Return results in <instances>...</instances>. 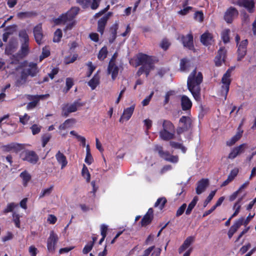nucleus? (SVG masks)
Listing matches in <instances>:
<instances>
[{
    "label": "nucleus",
    "mask_w": 256,
    "mask_h": 256,
    "mask_svg": "<svg viewBox=\"0 0 256 256\" xmlns=\"http://www.w3.org/2000/svg\"><path fill=\"white\" fill-rule=\"evenodd\" d=\"M203 76L201 72H196V68L190 74L188 78L187 86L194 100L197 102L201 100L200 86Z\"/></svg>",
    "instance_id": "f257e3e1"
},
{
    "label": "nucleus",
    "mask_w": 256,
    "mask_h": 256,
    "mask_svg": "<svg viewBox=\"0 0 256 256\" xmlns=\"http://www.w3.org/2000/svg\"><path fill=\"white\" fill-rule=\"evenodd\" d=\"M136 63V66H141L136 72L138 76L144 73L148 77L151 70L154 69V66L152 56L142 52L138 54Z\"/></svg>",
    "instance_id": "f03ea898"
},
{
    "label": "nucleus",
    "mask_w": 256,
    "mask_h": 256,
    "mask_svg": "<svg viewBox=\"0 0 256 256\" xmlns=\"http://www.w3.org/2000/svg\"><path fill=\"white\" fill-rule=\"evenodd\" d=\"M28 66V68H24L21 71L20 77L16 81V85L18 86L26 84L28 76L34 77L39 72L36 63L30 62Z\"/></svg>",
    "instance_id": "7ed1b4c3"
},
{
    "label": "nucleus",
    "mask_w": 256,
    "mask_h": 256,
    "mask_svg": "<svg viewBox=\"0 0 256 256\" xmlns=\"http://www.w3.org/2000/svg\"><path fill=\"white\" fill-rule=\"evenodd\" d=\"M162 128L159 132L160 138L165 141L172 140L175 137V126L169 120L162 121Z\"/></svg>",
    "instance_id": "20e7f679"
},
{
    "label": "nucleus",
    "mask_w": 256,
    "mask_h": 256,
    "mask_svg": "<svg viewBox=\"0 0 256 256\" xmlns=\"http://www.w3.org/2000/svg\"><path fill=\"white\" fill-rule=\"evenodd\" d=\"M80 8L78 6H73L66 12L60 15L58 18L54 20V22L56 25L64 24L67 22L74 20L76 15L78 14Z\"/></svg>",
    "instance_id": "39448f33"
},
{
    "label": "nucleus",
    "mask_w": 256,
    "mask_h": 256,
    "mask_svg": "<svg viewBox=\"0 0 256 256\" xmlns=\"http://www.w3.org/2000/svg\"><path fill=\"white\" fill-rule=\"evenodd\" d=\"M20 158L22 160L33 165L36 164L39 160V156L36 152L29 150H24L21 152Z\"/></svg>",
    "instance_id": "423d86ee"
},
{
    "label": "nucleus",
    "mask_w": 256,
    "mask_h": 256,
    "mask_svg": "<svg viewBox=\"0 0 256 256\" xmlns=\"http://www.w3.org/2000/svg\"><path fill=\"white\" fill-rule=\"evenodd\" d=\"M179 123L182 125L176 128V133L178 135L189 130L192 128V120L189 116H182L179 120Z\"/></svg>",
    "instance_id": "0eeeda50"
},
{
    "label": "nucleus",
    "mask_w": 256,
    "mask_h": 256,
    "mask_svg": "<svg viewBox=\"0 0 256 256\" xmlns=\"http://www.w3.org/2000/svg\"><path fill=\"white\" fill-rule=\"evenodd\" d=\"M25 148V145L23 144L17 142H11L1 146L2 151L4 152H12L18 154Z\"/></svg>",
    "instance_id": "6e6552de"
},
{
    "label": "nucleus",
    "mask_w": 256,
    "mask_h": 256,
    "mask_svg": "<svg viewBox=\"0 0 256 256\" xmlns=\"http://www.w3.org/2000/svg\"><path fill=\"white\" fill-rule=\"evenodd\" d=\"M58 240V234L54 230L50 231V236L47 240V248L49 252L54 253Z\"/></svg>",
    "instance_id": "1a4fd4ad"
},
{
    "label": "nucleus",
    "mask_w": 256,
    "mask_h": 256,
    "mask_svg": "<svg viewBox=\"0 0 256 256\" xmlns=\"http://www.w3.org/2000/svg\"><path fill=\"white\" fill-rule=\"evenodd\" d=\"M248 148L247 144L244 143L238 146H235L231 149L228 158L230 160H234L238 156L244 152L246 149Z\"/></svg>",
    "instance_id": "9d476101"
},
{
    "label": "nucleus",
    "mask_w": 256,
    "mask_h": 256,
    "mask_svg": "<svg viewBox=\"0 0 256 256\" xmlns=\"http://www.w3.org/2000/svg\"><path fill=\"white\" fill-rule=\"evenodd\" d=\"M180 38L184 47L190 50H194V36L191 32L186 36L181 35Z\"/></svg>",
    "instance_id": "9b49d317"
},
{
    "label": "nucleus",
    "mask_w": 256,
    "mask_h": 256,
    "mask_svg": "<svg viewBox=\"0 0 256 256\" xmlns=\"http://www.w3.org/2000/svg\"><path fill=\"white\" fill-rule=\"evenodd\" d=\"M154 219V210L152 208H150L146 213L144 215L141 221L140 224L142 227H146L150 224Z\"/></svg>",
    "instance_id": "f8f14e48"
},
{
    "label": "nucleus",
    "mask_w": 256,
    "mask_h": 256,
    "mask_svg": "<svg viewBox=\"0 0 256 256\" xmlns=\"http://www.w3.org/2000/svg\"><path fill=\"white\" fill-rule=\"evenodd\" d=\"M33 32L36 42L40 45L42 43L44 35L41 24H38L34 28Z\"/></svg>",
    "instance_id": "ddd939ff"
},
{
    "label": "nucleus",
    "mask_w": 256,
    "mask_h": 256,
    "mask_svg": "<svg viewBox=\"0 0 256 256\" xmlns=\"http://www.w3.org/2000/svg\"><path fill=\"white\" fill-rule=\"evenodd\" d=\"M135 106V104H133L130 107L124 109L122 114L119 120L120 122H122L124 120L127 121L130 118L134 113Z\"/></svg>",
    "instance_id": "4468645a"
},
{
    "label": "nucleus",
    "mask_w": 256,
    "mask_h": 256,
    "mask_svg": "<svg viewBox=\"0 0 256 256\" xmlns=\"http://www.w3.org/2000/svg\"><path fill=\"white\" fill-rule=\"evenodd\" d=\"M209 185V180L208 178H202L197 182L196 193L198 194L204 192Z\"/></svg>",
    "instance_id": "2eb2a0df"
},
{
    "label": "nucleus",
    "mask_w": 256,
    "mask_h": 256,
    "mask_svg": "<svg viewBox=\"0 0 256 256\" xmlns=\"http://www.w3.org/2000/svg\"><path fill=\"white\" fill-rule=\"evenodd\" d=\"M248 44L247 40H244L241 42L238 46V60H240L246 55V46Z\"/></svg>",
    "instance_id": "dca6fc26"
},
{
    "label": "nucleus",
    "mask_w": 256,
    "mask_h": 256,
    "mask_svg": "<svg viewBox=\"0 0 256 256\" xmlns=\"http://www.w3.org/2000/svg\"><path fill=\"white\" fill-rule=\"evenodd\" d=\"M238 14V10L234 8H230L225 12V21L230 23Z\"/></svg>",
    "instance_id": "f3484780"
},
{
    "label": "nucleus",
    "mask_w": 256,
    "mask_h": 256,
    "mask_svg": "<svg viewBox=\"0 0 256 256\" xmlns=\"http://www.w3.org/2000/svg\"><path fill=\"white\" fill-rule=\"evenodd\" d=\"M235 67L231 66L228 68L225 73V100L226 99V95L229 90V86L231 82L232 79L230 78L231 74L234 70Z\"/></svg>",
    "instance_id": "a211bd4d"
},
{
    "label": "nucleus",
    "mask_w": 256,
    "mask_h": 256,
    "mask_svg": "<svg viewBox=\"0 0 256 256\" xmlns=\"http://www.w3.org/2000/svg\"><path fill=\"white\" fill-rule=\"evenodd\" d=\"M200 42L206 46L211 45L213 42V36L212 34L206 32L200 36Z\"/></svg>",
    "instance_id": "6ab92c4d"
},
{
    "label": "nucleus",
    "mask_w": 256,
    "mask_h": 256,
    "mask_svg": "<svg viewBox=\"0 0 256 256\" xmlns=\"http://www.w3.org/2000/svg\"><path fill=\"white\" fill-rule=\"evenodd\" d=\"M243 221V218H241L236 220L235 223L230 227L228 234L229 238H231L235 232L238 230V228L242 225Z\"/></svg>",
    "instance_id": "aec40b11"
},
{
    "label": "nucleus",
    "mask_w": 256,
    "mask_h": 256,
    "mask_svg": "<svg viewBox=\"0 0 256 256\" xmlns=\"http://www.w3.org/2000/svg\"><path fill=\"white\" fill-rule=\"evenodd\" d=\"M29 52V42H22L20 49L16 54L20 58H23L26 56Z\"/></svg>",
    "instance_id": "412c9836"
},
{
    "label": "nucleus",
    "mask_w": 256,
    "mask_h": 256,
    "mask_svg": "<svg viewBox=\"0 0 256 256\" xmlns=\"http://www.w3.org/2000/svg\"><path fill=\"white\" fill-rule=\"evenodd\" d=\"M240 6L244 7L250 12H254V0H240L238 2Z\"/></svg>",
    "instance_id": "4be33fe9"
},
{
    "label": "nucleus",
    "mask_w": 256,
    "mask_h": 256,
    "mask_svg": "<svg viewBox=\"0 0 256 256\" xmlns=\"http://www.w3.org/2000/svg\"><path fill=\"white\" fill-rule=\"evenodd\" d=\"M56 158L58 162L61 165V168L62 169L66 167L68 164V161L66 156L60 150L56 154Z\"/></svg>",
    "instance_id": "5701e85b"
},
{
    "label": "nucleus",
    "mask_w": 256,
    "mask_h": 256,
    "mask_svg": "<svg viewBox=\"0 0 256 256\" xmlns=\"http://www.w3.org/2000/svg\"><path fill=\"white\" fill-rule=\"evenodd\" d=\"M181 106L183 110H190L192 106V102L187 96H182L181 98Z\"/></svg>",
    "instance_id": "b1692460"
},
{
    "label": "nucleus",
    "mask_w": 256,
    "mask_h": 256,
    "mask_svg": "<svg viewBox=\"0 0 256 256\" xmlns=\"http://www.w3.org/2000/svg\"><path fill=\"white\" fill-rule=\"evenodd\" d=\"M214 61L216 66H220L222 64V62H224V52L222 47L220 48Z\"/></svg>",
    "instance_id": "393cba45"
},
{
    "label": "nucleus",
    "mask_w": 256,
    "mask_h": 256,
    "mask_svg": "<svg viewBox=\"0 0 256 256\" xmlns=\"http://www.w3.org/2000/svg\"><path fill=\"white\" fill-rule=\"evenodd\" d=\"M194 237L192 236H188L184 241L182 244L179 248H178V252L181 254L184 250H185L187 248H188L190 244L194 241Z\"/></svg>",
    "instance_id": "a878e982"
},
{
    "label": "nucleus",
    "mask_w": 256,
    "mask_h": 256,
    "mask_svg": "<svg viewBox=\"0 0 256 256\" xmlns=\"http://www.w3.org/2000/svg\"><path fill=\"white\" fill-rule=\"evenodd\" d=\"M190 66V61L187 58H182L180 62V70L181 72H188Z\"/></svg>",
    "instance_id": "bb28decb"
},
{
    "label": "nucleus",
    "mask_w": 256,
    "mask_h": 256,
    "mask_svg": "<svg viewBox=\"0 0 256 256\" xmlns=\"http://www.w3.org/2000/svg\"><path fill=\"white\" fill-rule=\"evenodd\" d=\"M118 28V24L115 23L110 28V36L109 38V42L112 44L116 38L117 30Z\"/></svg>",
    "instance_id": "cd10ccee"
},
{
    "label": "nucleus",
    "mask_w": 256,
    "mask_h": 256,
    "mask_svg": "<svg viewBox=\"0 0 256 256\" xmlns=\"http://www.w3.org/2000/svg\"><path fill=\"white\" fill-rule=\"evenodd\" d=\"M16 48V44L12 40H10L5 48L4 53L6 55H11L14 53Z\"/></svg>",
    "instance_id": "c85d7f7f"
},
{
    "label": "nucleus",
    "mask_w": 256,
    "mask_h": 256,
    "mask_svg": "<svg viewBox=\"0 0 256 256\" xmlns=\"http://www.w3.org/2000/svg\"><path fill=\"white\" fill-rule=\"evenodd\" d=\"M154 151L158 152L159 156L162 158H164L165 156L169 154L168 151H164L162 146L158 144L154 146Z\"/></svg>",
    "instance_id": "c756f323"
},
{
    "label": "nucleus",
    "mask_w": 256,
    "mask_h": 256,
    "mask_svg": "<svg viewBox=\"0 0 256 256\" xmlns=\"http://www.w3.org/2000/svg\"><path fill=\"white\" fill-rule=\"evenodd\" d=\"M108 20L106 18H101L98 22V28L97 30L101 35L104 34L105 27L106 25Z\"/></svg>",
    "instance_id": "7c9ffc66"
},
{
    "label": "nucleus",
    "mask_w": 256,
    "mask_h": 256,
    "mask_svg": "<svg viewBox=\"0 0 256 256\" xmlns=\"http://www.w3.org/2000/svg\"><path fill=\"white\" fill-rule=\"evenodd\" d=\"M242 131H238L237 133L226 142V145L232 146L234 145L242 137Z\"/></svg>",
    "instance_id": "2f4dec72"
},
{
    "label": "nucleus",
    "mask_w": 256,
    "mask_h": 256,
    "mask_svg": "<svg viewBox=\"0 0 256 256\" xmlns=\"http://www.w3.org/2000/svg\"><path fill=\"white\" fill-rule=\"evenodd\" d=\"M20 176L22 180V184L24 186H26L28 182L30 181L32 178L31 175L28 173V172L25 170L22 172Z\"/></svg>",
    "instance_id": "473e14b6"
},
{
    "label": "nucleus",
    "mask_w": 256,
    "mask_h": 256,
    "mask_svg": "<svg viewBox=\"0 0 256 256\" xmlns=\"http://www.w3.org/2000/svg\"><path fill=\"white\" fill-rule=\"evenodd\" d=\"M119 68L116 64H112V66L110 68L109 64L108 67V74H112V78L113 80H114L116 78L118 73Z\"/></svg>",
    "instance_id": "72a5a7b5"
},
{
    "label": "nucleus",
    "mask_w": 256,
    "mask_h": 256,
    "mask_svg": "<svg viewBox=\"0 0 256 256\" xmlns=\"http://www.w3.org/2000/svg\"><path fill=\"white\" fill-rule=\"evenodd\" d=\"M85 104L84 102H82L80 99L75 100L72 104H69V106L72 112H76L81 107Z\"/></svg>",
    "instance_id": "f704fd0d"
},
{
    "label": "nucleus",
    "mask_w": 256,
    "mask_h": 256,
    "mask_svg": "<svg viewBox=\"0 0 256 256\" xmlns=\"http://www.w3.org/2000/svg\"><path fill=\"white\" fill-rule=\"evenodd\" d=\"M100 78L98 74H95L93 78L88 82V84L93 90H94L99 84Z\"/></svg>",
    "instance_id": "c9c22d12"
},
{
    "label": "nucleus",
    "mask_w": 256,
    "mask_h": 256,
    "mask_svg": "<svg viewBox=\"0 0 256 256\" xmlns=\"http://www.w3.org/2000/svg\"><path fill=\"white\" fill-rule=\"evenodd\" d=\"M30 96H34L33 95L28 94L26 96V98L29 100H32V102H28L27 104L26 108L28 110H30L34 108L38 104V100L34 99L33 98H31Z\"/></svg>",
    "instance_id": "e433bc0d"
},
{
    "label": "nucleus",
    "mask_w": 256,
    "mask_h": 256,
    "mask_svg": "<svg viewBox=\"0 0 256 256\" xmlns=\"http://www.w3.org/2000/svg\"><path fill=\"white\" fill-rule=\"evenodd\" d=\"M84 162L88 165L92 164L94 162V159L90 153V148L88 144L86 146V156Z\"/></svg>",
    "instance_id": "4c0bfd02"
},
{
    "label": "nucleus",
    "mask_w": 256,
    "mask_h": 256,
    "mask_svg": "<svg viewBox=\"0 0 256 256\" xmlns=\"http://www.w3.org/2000/svg\"><path fill=\"white\" fill-rule=\"evenodd\" d=\"M238 172V168H234L231 170L230 174L228 176V178L225 180V186L230 183L233 180L235 177L237 176Z\"/></svg>",
    "instance_id": "58836bf2"
},
{
    "label": "nucleus",
    "mask_w": 256,
    "mask_h": 256,
    "mask_svg": "<svg viewBox=\"0 0 256 256\" xmlns=\"http://www.w3.org/2000/svg\"><path fill=\"white\" fill-rule=\"evenodd\" d=\"M198 201V198L196 196H194L191 202L189 204L188 207L186 210V215H189L190 214L192 209L196 206Z\"/></svg>",
    "instance_id": "ea45409f"
},
{
    "label": "nucleus",
    "mask_w": 256,
    "mask_h": 256,
    "mask_svg": "<svg viewBox=\"0 0 256 256\" xmlns=\"http://www.w3.org/2000/svg\"><path fill=\"white\" fill-rule=\"evenodd\" d=\"M167 202V200L166 198L162 197L158 198L154 204V207H159L160 210H162L165 206V204Z\"/></svg>",
    "instance_id": "a19ab883"
},
{
    "label": "nucleus",
    "mask_w": 256,
    "mask_h": 256,
    "mask_svg": "<svg viewBox=\"0 0 256 256\" xmlns=\"http://www.w3.org/2000/svg\"><path fill=\"white\" fill-rule=\"evenodd\" d=\"M108 53V51L107 47L106 46H104L99 51L98 55V58L100 60H103L106 58Z\"/></svg>",
    "instance_id": "79ce46f5"
},
{
    "label": "nucleus",
    "mask_w": 256,
    "mask_h": 256,
    "mask_svg": "<svg viewBox=\"0 0 256 256\" xmlns=\"http://www.w3.org/2000/svg\"><path fill=\"white\" fill-rule=\"evenodd\" d=\"M18 206V204L10 202L8 204L6 207L2 210V214H6L8 212H13L14 208Z\"/></svg>",
    "instance_id": "37998d69"
},
{
    "label": "nucleus",
    "mask_w": 256,
    "mask_h": 256,
    "mask_svg": "<svg viewBox=\"0 0 256 256\" xmlns=\"http://www.w3.org/2000/svg\"><path fill=\"white\" fill-rule=\"evenodd\" d=\"M34 15L35 13L32 12H18L16 16L20 19H23L26 18H30Z\"/></svg>",
    "instance_id": "c03bdc74"
},
{
    "label": "nucleus",
    "mask_w": 256,
    "mask_h": 256,
    "mask_svg": "<svg viewBox=\"0 0 256 256\" xmlns=\"http://www.w3.org/2000/svg\"><path fill=\"white\" fill-rule=\"evenodd\" d=\"M50 54V50L48 46H45L42 48V54L40 56V60L48 58Z\"/></svg>",
    "instance_id": "a18cd8bd"
},
{
    "label": "nucleus",
    "mask_w": 256,
    "mask_h": 256,
    "mask_svg": "<svg viewBox=\"0 0 256 256\" xmlns=\"http://www.w3.org/2000/svg\"><path fill=\"white\" fill-rule=\"evenodd\" d=\"M52 138V134L49 133L44 134L42 135L41 139L42 142V146L45 147L48 142Z\"/></svg>",
    "instance_id": "49530a36"
},
{
    "label": "nucleus",
    "mask_w": 256,
    "mask_h": 256,
    "mask_svg": "<svg viewBox=\"0 0 256 256\" xmlns=\"http://www.w3.org/2000/svg\"><path fill=\"white\" fill-rule=\"evenodd\" d=\"M62 115L64 117H67L69 115L70 113L72 112V110H71L69 104H64L62 108Z\"/></svg>",
    "instance_id": "de8ad7c7"
},
{
    "label": "nucleus",
    "mask_w": 256,
    "mask_h": 256,
    "mask_svg": "<svg viewBox=\"0 0 256 256\" xmlns=\"http://www.w3.org/2000/svg\"><path fill=\"white\" fill-rule=\"evenodd\" d=\"M62 30L60 28L57 29L54 33L53 42H60L62 38Z\"/></svg>",
    "instance_id": "09e8293b"
},
{
    "label": "nucleus",
    "mask_w": 256,
    "mask_h": 256,
    "mask_svg": "<svg viewBox=\"0 0 256 256\" xmlns=\"http://www.w3.org/2000/svg\"><path fill=\"white\" fill-rule=\"evenodd\" d=\"M163 159L172 163H177L178 161V156L171 155L169 153L168 156H165Z\"/></svg>",
    "instance_id": "8fccbe9b"
},
{
    "label": "nucleus",
    "mask_w": 256,
    "mask_h": 256,
    "mask_svg": "<svg viewBox=\"0 0 256 256\" xmlns=\"http://www.w3.org/2000/svg\"><path fill=\"white\" fill-rule=\"evenodd\" d=\"M242 198L239 199L238 201L234 204L233 208L234 210V212L232 216V217H234L238 214L242 206V203L240 202Z\"/></svg>",
    "instance_id": "3c124183"
},
{
    "label": "nucleus",
    "mask_w": 256,
    "mask_h": 256,
    "mask_svg": "<svg viewBox=\"0 0 256 256\" xmlns=\"http://www.w3.org/2000/svg\"><path fill=\"white\" fill-rule=\"evenodd\" d=\"M82 176L86 178V181L89 182L90 179V175L87 167L84 164L82 171Z\"/></svg>",
    "instance_id": "603ef678"
},
{
    "label": "nucleus",
    "mask_w": 256,
    "mask_h": 256,
    "mask_svg": "<svg viewBox=\"0 0 256 256\" xmlns=\"http://www.w3.org/2000/svg\"><path fill=\"white\" fill-rule=\"evenodd\" d=\"M66 88L64 90V92L65 93L68 92L72 88V86H74V80L71 78H66Z\"/></svg>",
    "instance_id": "864d4df0"
},
{
    "label": "nucleus",
    "mask_w": 256,
    "mask_h": 256,
    "mask_svg": "<svg viewBox=\"0 0 256 256\" xmlns=\"http://www.w3.org/2000/svg\"><path fill=\"white\" fill-rule=\"evenodd\" d=\"M74 120L72 119V118L68 119V120H66L64 122H63L62 124H61L59 126L58 129L60 130H66L69 127L68 124L71 122H74Z\"/></svg>",
    "instance_id": "5fc2aeb1"
},
{
    "label": "nucleus",
    "mask_w": 256,
    "mask_h": 256,
    "mask_svg": "<svg viewBox=\"0 0 256 256\" xmlns=\"http://www.w3.org/2000/svg\"><path fill=\"white\" fill-rule=\"evenodd\" d=\"M86 65L88 66V71L86 72V76L90 77L94 71L95 70L96 67L92 64V62H88Z\"/></svg>",
    "instance_id": "6e6d98bb"
},
{
    "label": "nucleus",
    "mask_w": 256,
    "mask_h": 256,
    "mask_svg": "<svg viewBox=\"0 0 256 256\" xmlns=\"http://www.w3.org/2000/svg\"><path fill=\"white\" fill-rule=\"evenodd\" d=\"M78 58V54H74L72 57L70 56H66L64 58V62L66 64H70L74 62Z\"/></svg>",
    "instance_id": "4d7b16f0"
},
{
    "label": "nucleus",
    "mask_w": 256,
    "mask_h": 256,
    "mask_svg": "<svg viewBox=\"0 0 256 256\" xmlns=\"http://www.w3.org/2000/svg\"><path fill=\"white\" fill-rule=\"evenodd\" d=\"M54 188V186L52 185L50 188L43 190L40 194V198L44 197L46 196L50 195Z\"/></svg>",
    "instance_id": "13d9d810"
},
{
    "label": "nucleus",
    "mask_w": 256,
    "mask_h": 256,
    "mask_svg": "<svg viewBox=\"0 0 256 256\" xmlns=\"http://www.w3.org/2000/svg\"><path fill=\"white\" fill-rule=\"evenodd\" d=\"M19 36L22 40V42H29V38L25 30H20L19 32Z\"/></svg>",
    "instance_id": "bf43d9fd"
},
{
    "label": "nucleus",
    "mask_w": 256,
    "mask_h": 256,
    "mask_svg": "<svg viewBox=\"0 0 256 256\" xmlns=\"http://www.w3.org/2000/svg\"><path fill=\"white\" fill-rule=\"evenodd\" d=\"M170 46V43L167 38L162 39L160 44V48H162L164 50H167L169 48Z\"/></svg>",
    "instance_id": "052dcab7"
},
{
    "label": "nucleus",
    "mask_w": 256,
    "mask_h": 256,
    "mask_svg": "<svg viewBox=\"0 0 256 256\" xmlns=\"http://www.w3.org/2000/svg\"><path fill=\"white\" fill-rule=\"evenodd\" d=\"M30 128L32 130V134L36 135L40 132L42 129V126L36 124H34Z\"/></svg>",
    "instance_id": "680f3d73"
},
{
    "label": "nucleus",
    "mask_w": 256,
    "mask_h": 256,
    "mask_svg": "<svg viewBox=\"0 0 256 256\" xmlns=\"http://www.w3.org/2000/svg\"><path fill=\"white\" fill-rule=\"evenodd\" d=\"M13 221L15 224V226L18 228H20V216L18 214L14 213L12 214Z\"/></svg>",
    "instance_id": "e2e57ef3"
},
{
    "label": "nucleus",
    "mask_w": 256,
    "mask_h": 256,
    "mask_svg": "<svg viewBox=\"0 0 256 256\" xmlns=\"http://www.w3.org/2000/svg\"><path fill=\"white\" fill-rule=\"evenodd\" d=\"M30 119V116L27 114H25L24 116H20V122L23 125L27 124Z\"/></svg>",
    "instance_id": "0e129e2a"
},
{
    "label": "nucleus",
    "mask_w": 256,
    "mask_h": 256,
    "mask_svg": "<svg viewBox=\"0 0 256 256\" xmlns=\"http://www.w3.org/2000/svg\"><path fill=\"white\" fill-rule=\"evenodd\" d=\"M186 208V204H183L177 210L176 212V216L178 217L182 216Z\"/></svg>",
    "instance_id": "69168bd1"
},
{
    "label": "nucleus",
    "mask_w": 256,
    "mask_h": 256,
    "mask_svg": "<svg viewBox=\"0 0 256 256\" xmlns=\"http://www.w3.org/2000/svg\"><path fill=\"white\" fill-rule=\"evenodd\" d=\"M194 18L200 22L204 20V14L202 11H197L194 14Z\"/></svg>",
    "instance_id": "338daca9"
},
{
    "label": "nucleus",
    "mask_w": 256,
    "mask_h": 256,
    "mask_svg": "<svg viewBox=\"0 0 256 256\" xmlns=\"http://www.w3.org/2000/svg\"><path fill=\"white\" fill-rule=\"evenodd\" d=\"M93 246H94L93 243H90V242H88L84 248L82 250V252L84 254H88L91 251V250H92Z\"/></svg>",
    "instance_id": "774afa93"
}]
</instances>
